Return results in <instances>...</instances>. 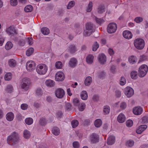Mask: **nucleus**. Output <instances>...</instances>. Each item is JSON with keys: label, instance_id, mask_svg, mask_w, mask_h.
Listing matches in <instances>:
<instances>
[{"label": "nucleus", "instance_id": "nucleus-55", "mask_svg": "<svg viewBox=\"0 0 148 148\" xmlns=\"http://www.w3.org/2000/svg\"><path fill=\"white\" fill-rule=\"evenodd\" d=\"M26 39L29 45H31L33 44V39L32 38L28 37Z\"/></svg>", "mask_w": 148, "mask_h": 148}, {"label": "nucleus", "instance_id": "nucleus-8", "mask_svg": "<svg viewBox=\"0 0 148 148\" xmlns=\"http://www.w3.org/2000/svg\"><path fill=\"white\" fill-rule=\"evenodd\" d=\"M36 66L35 62L32 60L28 61L26 63V66L27 70L31 71L34 70Z\"/></svg>", "mask_w": 148, "mask_h": 148}, {"label": "nucleus", "instance_id": "nucleus-17", "mask_svg": "<svg viewBox=\"0 0 148 148\" xmlns=\"http://www.w3.org/2000/svg\"><path fill=\"white\" fill-rule=\"evenodd\" d=\"M147 128V126L146 125H141L139 126L136 130V132L138 134H141Z\"/></svg>", "mask_w": 148, "mask_h": 148}, {"label": "nucleus", "instance_id": "nucleus-16", "mask_svg": "<svg viewBox=\"0 0 148 148\" xmlns=\"http://www.w3.org/2000/svg\"><path fill=\"white\" fill-rule=\"evenodd\" d=\"M115 141V136L111 135L108 137L107 140V143L108 145H112L114 143Z\"/></svg>", "mask_w": 148, "mask_h": 148}, {"label": "nucleus", "instance_id": "nucleus-46", "mask_svg": "<svg viewBox=\"0 0 148 148\" xmlns=\"http://www.w3.org/2000/svg\"><path fill=\"white\" fill-rule=\"evenodd\" d=\"M126 82V80L124 77H121L120 81V84L121 85H124Z\"/></svg>", "mask_w": 148, "mask_h": 148}, {"label": "nucleus", "instance_id": "nucleus-28", "mask_svg": "<svg viewBox=\"0 0 148 148\" xmlns=\"http://www.w3.org/2000/svg\"><path fill=\"white\" fill-rule=\"evenodd\" d=\"M98 12L99 13H102L105 11V6L104 5H100L97 9Z\"/></svg>", "mask_w": 148, "mask_h": 148}, {"label": "nucleus", "instance_id": "nucleus-4", "mask_svg": "<svg viewBox=\"0 0 148 148\" xmlns=\"http://www.w3.org/2000/svg\"><path fill=\"white\" fill-rule=\"evenodd\" d=\"M86 26V30L84 31V34L86 36H89L94 31L93 25L90 23H88Z\"/></svg>", "mask_w": 148, "mask_h": 148}, {"label": "nucleus", "instance_id": "nucleus-31", "mask_svg": "<svg viewBox=\"0 0 148 148\" xmlns=\"http://www.w3.org/2000/svg\"><path fill=\"white\" fill-rule=\"evenodd\" d=\"M110 111V108L109 106L106 105L104 106L103 112L105 114H109Z\"/></svg>", "mask_w": 148, "mask_h": 148}, {"label": "nucleus", "instance_id": "nucleus-39", "mask_svg": "<svg viewBox=\"0 0 148 148\" xmlns=\"http://www.w3.org/2000/svg\"><path fill=\"white\" fill-rule=\"evenodd\" d=\"M8 64L11 67H14L16 64V61L13 59H10L8 61Z\"/></svg>", "mask_w": 148, "mask_h": 148}, {"label": "nucleus", "instance_id": "nucleus-41", "mask_svg": "<svg viewBox=\"0 0 148 148\" xmlns=\"http://www.w3.org/2000/svg\"><path fill=\"white\" fill-rule=\"evenodd\" d=\"M131 76L133 79H137L138 77L137 72L135 71H132L131 73Z\"/></svg>", "mask_w": 148, "mask_h": 148}, {"label": "nucleus", "instance_id": "nucleus-3", "mask_svg": "<svg viewBox=\"0 0 148 148\" xmlns=\"http://www.w3.org/2000/svg\"><path fill=\"white\" fill-rule=\"evenodd\" d=\"M134 45L135 47L138 49H143L145 46L144 40L141 38H137L134 41Z\"/></svg>", "mask_w": 148, "mask_h": 148}, {"label": "nucleus", "instance_id": "nucleus-43", "mask_svg": "<svg viewBox=\"0 0 148 148\" xmlns=\"http://www.w3.org/2000/svg\"><path fill=\"white\" fill-rule=\"evenodd\" d=\"M75 5V2L74 1H71L69 2L67 7V9H69L73 7Z\"/></svg>", "mask_w": 148, "mask_h": 148}, {"label": "nucleus", "instance_id": "nucleus-12", "mask_svg": "<svg viewBox=\"0 0 148 148\" xmlns=\"http://www.w3.org/2000/svg\"><path fill=\"white\" fill-rule=\"evenodd\" d=\"M99 138L98 135L95 133H93L90 136V139L91 143H95L99 141Z\"/></svg>", "mask_w": 148, "mask_h": 148}, {"label": "nucleus", "instance_id": "nucleus-34", "mask_svg": "<svg viewBox=\"0 0 148 148\" xmlns=\"http://www.w3.org/2000/svg\"><path fill=\"white\" fill-rule=\"evenodd\" d=\"M25 122L27 124L30 125L33 123V120L32 118H27L25 119Z\"/></svg>", "mask_w": 148, "mask_h": 148}, {"label": "nucleus", "instance_id": "nucleus-52", "mask_svg": "<svg viewBox=\"0 0 148 148\" xmlns=\"http://www.w3.org/2000/svg\"><path fill=\"white\" fill-rule=\"evenodd\" d=\"M86 105L84 103H81L79 107V109L80 111H82L84 110L85 108Z\"/></svg>", "mask_w": 148, "mask_h": 148}, {"label": "nucleus", "instance_id": "nucleus-35", "mask_svg": "<svg viewBox=\"0 0 148 148\" xmlns=\"http://www.w3.org/2000/svg\"><path fill=\"white\" fill-rule=\"evenodd\" d=\"M52 132L53 134L56 136L58 135L60 133V130L57 127L53 128Z\"/></svg>", "mask_w": 148, "mask_h": 148}, {"label": "nucleus", "instance_id": "nucleus-38", "mask_svg": "<svg viewBox=\"0 0 148 148\" xmlns=\"http://www.w3.org/2000/svg\"><path fill=\"white\" fill-rule=\"evenodd\" d=\"M34 49L32 47L29 48L26 51V54L27 56H31L33 53Z\"/></svg>", "mask_w": 148, "mask_h": 148}, {"label": "nucleus", "instance_id": "nucleus-40", "mask_svg": "<svg viewBox=\"0 0 148 148\" xmlns=\"http://www.w3.org/2000/svg\"><path fill=\"white\" fill-rule=\"evenodd\" d=\"M23 135L25 138H28L30 136V134L29 131L25 130L24 131Z\"/></svg>", "mask_w": 148, "mask_h": 148}, {"label": "nucleus", "instance_id": "nucleus-24", "mask_svg": "<svg viewBox=\"0 0 148 148\" xmlns=\"http://www.w3.org/2000/svg\"><path fill=\"white\" fill-rule=\"evenodd\" d=\"M137 59L136 57L134 56H131L129 58V61L131 64H134L136 63Z\"/></svg>", "mask_w": 148, "mask_h": 148}, {"label": "nucleus", "instance_id": "nucleus-26", "mask_svg": "<svg viewBox=\"0 0 148 148\" xmlns=\"http://www.w3.org/2000/svg\"><path fill=\"white\" fill-rule=\"evenodd\" d=\"M92 82V79L91 77L88 76L87 77L85 80V84L86 86H89Z\"/></svg>", "mask_w": 148, "mask_h": 148}, {"label": "nucleus", "instance_id": "nucleus-2", "mask_svg": "<svg viewBox=\"0 0 148 148\" xmlns=\"http://www.w3.org/2000/svg\"><path fill=\"white\" fill-rule=\"evenodd\" d=\"M19 136L18 134L15 132H14L10 135L8 136L7 140L13 144H15L18 141Z\"/></svg>", "mask_w": 148, "mask_h": 148}, {"label": "nucleus", "instance_id": "nucleus-32", "mask_svg": "<svg viewBox=\"0 0 148 148\" xmlns=\"http://www.w3.org/2000/svg\"><path fill=\"white\" fill-rule=\"evenodd\" d=\"M13 89L12 86L10 85H8L7 86L6 88L5 89V91L7 93H11L13 90Z\"/></svg>", "mask_w": 148, "mask_h": 148}, {"label": "nucleus", "instance_id": "nucleus-30", "mask_svg": "<svg viewBox=\"0 0 148 148\" xmlns=\"http://www.w3.org/2000/svg\"><path fill=\"white\" fill-rule=\"evenodd\" d=\"M41 32L44 35H47L49 34V30L47 27H43L41 29Z\"/></svg>", "mask_w": 148, "mask_h": 148}, {"label": "nucleus", "instance_id": "nucleus-20", "mask_svg": "<svg viewBox=\"0 0 148 148\" xmlns=\"http://www.w3.org/2000/svg\"><path fill=\"white\" fill-rule=\"evenodd\" d=\"M45 84L48 87H52L55 85V82L53 80L48 79L46 81Z\"/></svg>", "mask_w": 148, "mask_h": 148}, {"label": "nucleus", "instance_id": "nucleus-22", "mask_svg": "<svg viewBox=\"0 0 148 148\" xmlns=\"http://www.w3.org/2000/svg\"><path fill=\"white\" fill-rule=\"evenodd\" d=\"M77 60L75 58H72L69 62V65L72 67H74L77 64Z\"/></svg>", "mask_w": 148, "mask_h": 148}, {"label": "nucleus", "instance_id": "nucleus-11", "mask_svg": "<svg viewBox=\"0 0 148 148\" xmlns=\"http://www.w3.org/2000/svg\"><path fill=\"white\" fill-rule=\"evenodd\" d=\"M55 94L57 98H62L65 95V92L63 89L61 88H58L55 91Z\"/></svg>", "mask_w": 148, "mask_h": 148}, {"label": "nucleus", "instance_id": "nucleus-18", "mask_svg": "<svg viewBox=\"0 0 148 148\" xmlns=\"http://www.w3.org/2000/svg\"><path fill=\"white\" fill-rule=\"evenodd\" d=\"M125 117L123 113H120L118 116L117 119L120 123H123L125 121Z\"/></svg>", "mask_w": 148, "mask_h": 148}, {"label": "nucleus", "instance_id": "nucleus-7", "mask_svg": "<svg viewBox=\"0 0 148 148\" xmlns=\"http://www.w3.org/2000/svg\"><path fill=\"white\" fill-rule=\"evenodd\" d=\"M117 28V25L115 23H110L108 25L107 31L109 33L112 34L116 32Z\"/></svg>", "mask_w": 148, "mask_h": 148}, {"label": "nucleus", "instance_id": "nucleus-63", "mask_svg": "<svg viewBox=\"0 0 148 148\" xmlns=\"http://www.w3.org/2000/svg\"><path fill=\"white\" fill-rule=\"evenodd\" d=\"M108 52L110 56L113 55L114 53L113 50L111 49H109L108 50Z\"/></svg>", "mask_w": 148, "mask_h": 148}, {"label": "nucleus", "instance_id": "nucleus-33", "mask_svg": "<svg viewBox=\"0 0 148 148\" xmlns=\"http://www.w3.org/2000/svg\"><path fill=\"white\" fill-rule=\"evenodd\" d=\"M13 46L12 43L10 41L6 43L5 47V49L7 50L10 49Z\"/></svg>", "mask_w": 148, "mask_h": 148}, {"label": "nucleus", "instance_id": "nucleus-51", "mask_svg": "<svg viewBox=\"0 0 148 148\" xmlns=\"http://www.w3.org/2000/svg\"><path fill=\"white\" fill-rule=\"evenodd\" d=\"M126 125L128 127H131L133 125V121L131 120H129L127 121L126 123Z\"/></svg>", "mask_w": 148, "mask_h": 148}, {"label": "nucleus", "instance_id": "nucleus-25", "mask_svg": "<svg viewBox=\"0 0 148 148\" xmlns=\"http://www.w3.org/2000/svg\"><path fill=\"white\" fill-rule=\"evenodd\" d=\"M94 57L91 55H89L86 58V60L87 63H92L93 61Z\"/></svg>", "mask_w": 148, "mask_h": 148}, {"label": "nucleus", "instance_id": "nucleus-36", "mask_svg": "<svg viewBox=\"0 0 148 148\" xmlns=\"http://www.w3.org/2000/svg\"><path fill=\"white\" fill-rule=\"evenodd\" d=\"M12 77V74L10 73H8L6 74L4 77V79L5 80L9 81L10 80Z\"/></svg>", "mask_w": 148, "mask_h": 148}, {"label": "nucleus", "instance_id": "nucleus-54", "mask_svg": "<svg viewBox=\"0 0 148 148\" xmlns=\"http://www.w3.org/2000/svg\"><path fill=\"white\" fill-rule=\"evenodd\" d=\"M39 123L40 125H44L46 124L47 122L45 119L42 118L40 119L39 121Z\"/></svg>", "mask_w": 148, "mask_h": 148}, {"label": "nucleus", "instance_id": "nucleus-61", "mask_svg": "<svg viewBox=\"0 0 148 148\" xmlns=\"http://www.w3.org/2000/svg\"><path fill=\"white\" fill-rule=\"evenodd\" d=\"M18 44L20 46H23L25 45V42L23 40H20L18 41Z\"/></svg>", "mask_w": 148, "mask_h": 148}, {"label": "nucleus", "instance_id": "nucleus-1", "mask_svg": "<svg viewBox=\"0 0 148 148\" xmlns=\"http://www.w3.org/2000/svg\"><path fill=\"white\" fill-rule=\"evenodd\" d=\"M47 66L45 64H40L37 66L36 71L40 75H44L46 73L48 70Z\"/></svg>", "mask_w": 148, "mask_h": 148}, {"label": "nucleus", "instance_id": "nucleus-37", "mask_svg": "<svg viewBox=\"0 0 148 148\" xmlns=\"http://www.w3.org/2000/svg\"><path fill=\"white\" fill-rule=\"evenodd\" d=\"M33 10V7L31 5L26 6L24 8L25 11L26 12H31Z\"/></svg>", "mask_w": 148, "mask_h": 148}, {"label": "nucleus", "instance_id": "nucleus-53", "mask_svg": "<svg viewBox=\"0 0 148 148\" xmlns=\"http://www.w3.org/2000/svg\"><path fill=\"white\" fill-rule=\"evenodd\" d=\"M147 56L143 55L140 56V58L139 60V62H143L146 60H147Z\"/></svg>", "mask_w": 148, "mask_h": 148}, {"label": "nucleus", "instance_id": "nucleus-29", "mask_svg": "<svg viewBox=\"0 0 148 148\" xmlns=\"http://www.w3.org/2000/svg\"><path fill=\"white\" fill-rule=\"evenodd\" d=\"M102 122L101 120L99 119H96L94 123L95 125L97 127H99L101 126Z\"/></svg>", "mask_w": 148, "mask_h": 148}, {"label": "nucleus", "instance_id": "nucleus-27", "mask_svg": "<svg viewBox=\"0 0 148 148\" xmlns=\"http://www.w3.org/2000/svg\"><path fill=\"white\" fill-rule=\"evenodd\" d=\"M69 50L71 53H73L77 51V49L74 45H71L69 47Z\"/></svg>", "mask_w": 148, "mask_h": 148}, {"label": "nucleus", "instance_id": "nucleus-9", "mask_svg": "<svg viewBox=\"0 0 148 148\" xmlns=\"http://www.w3.org/2000/svg\"><path fill=\"white\" fill-rule=\"evenodd\" d=\"M124 93L128 97H130L134 95V91L131 87H127L125 89Z\"/></svg>", "mask_w": 148, "mask_h": 148}, {"label": "nucleus", "instance_id": "nucleus-42", "mask_svg": "<svg viewBox=\"0 0 148 148\" xmlns=\"http://www.w3.org/2000/svg\"><path fill=\"white\" fill-rule=\"evenodd\" d=\"M92 6V3L90 1L86 9V11L87 12H90L91 11Z\"/></svg>", "mask_w": 148, "mask_h": 148}, {"label": "nucleus", "instance_id": "nucleus-62", "mask_svg": "<svg viewBox=\"0 0 148 148\" xmlns=\"http://www.w3.org/2000/svg\"><path fill=\"white\" fill-rule=\"evenodd\" d=\"M36 94L38 96L41 95L42 94L41 90L40 88H38L36 90Z\"/></svg>", "mask_w": 148, "mask_h": 148}, {"label": "nucleus", "instance_id": "nucleus-21", "mask_svg": "<svg viewBox=\"0 0 148 148\" xmlns=\"http://www.w3.org/2000/svg\"><path fill=\"white\" fill-rule=\"evenodd\" d=\"M6 119L9 121H12L14 118V115L12 112H8L6 116Z\"/></svg>", "mask_w": 148, "mask_h": 148}, {"label": "nucleus", "instance_id": "nucleus-19", "mask_svg": "<svg viewBox=\"0 0 148 148\" xmlns=\"http://www.w3.org/2000/svg\"><path fill=\"white\" fill-rule=\"evenodd\" d=\"M7 32L9 35H13L16 33L15 28L12 26H10L7 29Z\"/></svg>", "mask_w": 148, "mask_h": 148}, {"label": "nucleus", "instance_id": "nucleus-60", "mask_svg": "<svg viewBox=\"0 0 148 148\" xmlns=\"http://www.w3.org/2000/svg\"><path fill=\"white\" fill-rule=\"evenodd\" d=\"M127 106V105L125 103L123 102L121 103L120 105V108L122 110L125 109Z\"/></svg>", "mask_w": 148, "mask_h": 148}, {"label": "nucleus", "instance_id": "nucleus-13", "mask_svg": "<svg viewBox=\"0 0 148 148\" xmlns=\"http://www.w3.org/2000/svg\"><path fill=\"white\" fill-rule=\"evenodd\" d=\"M123 35L124 37L127 39H131L133 36L132 32L128 30H125L123 31Z\"/></svg>", "mask_w": 148, "mask_h": 148}, {"label": "nucleus", "instance_id": "nucleus-48", "mask_svg": "<svg viewBox=\"0 0 148 148\" xmlns=\"http://www.w3.org/2000/svg\"><path fill=\"white\" fill-rule=\"evenodd\" d=\"M62 64L60 61H58L56 62L55 64V66L58 69H60L62 66Z\"/></svg>", "mask_w": 148, "mask_h": 148}, {"label": "nucleus", "instance_id": "nucleus-15", "mask_svg": "<svg viewBox=\"0 0 148 148\" xmlns=\"http://www.w3.org/2000/svg\"><path fill=\"white\" fill-rule=\"evenodd\" d=\"M143 111V109L140 106H137L134 108L133 110L134 114L136 115L140 114Z\"/></svg>", "mask_w": 148, "mask_h": 148}, {"label": "nucleus", "instance_id": "nucleus-5", "mask_svg": "<svg viewBox=\"0 0 148 148\" xmlns=\"http://www.w3.org/2000/svg\"><path fill=\"white\" fill-rule=\"evenodd\" d=\"M148 71V66L145 64H143L139 68L138 75L140 77H143L146 75Z\"/></svg>", "mask_w": 148, "mask_h": 148}, {"label": "nucleus", "instance_id": "nucleus-57", "mask_svg": "<svg viewBox=\"0 0 148 148\" xmlns=\"http://www.w3.org/2000/svg\"><path fill=\"white\" fill-rule=\"evenodd\" d=\"M10 3L12 6H15L17 5L18 2L17 0H10Z\"/></svg>", "mask_w": 148, "mask_h": 148}, {"label": "nucleus", "instance_id": "nucleus-49", "mask_svg": "<svg viewBox=\"0 0 148 148\" xmlns=\"http://www.w3.org/2000/svg\"><path fill=\"white\" fill-rule=\"evenodd\" d=\"M95 20L96 22L99 25L101 24L104 21V20L102 18H99L97 17L95 18Z\"/></svg>", "mask_w": 148, "mask_h": 148}, {"label": "nucleus", "instance_id": "nucleus-56", "mask_svg": "<svg viewBox=\"0 0 148 148\" xmlns=\"http://www.w3.org/2000/svg\"><path fill=\"white\" fill-rule=\"evenodd\" d=\"M73 147L74 148H79L80 147L79 143L77 141H75L73 143Z\"/></svg>", "mask_w": 148, "mask_h": 148}, {"label": "nucleus", "instance_id": "nucleus-59", "mask_svg": "<svg viewBox=\"0 0 148 148\" xmlns=\"http://www.w3.org/2000/svg\"><path fill=\"white\" fill-rule=\"evenodd\" d=\"M21 109L23 110H25L28 108V105L26 103H23L21 106Z\"/></svg>", "mask_w": 148, "mask_h": 148}, {"label": "nucleus", "instance_id": "nucleus-10", "mask_svg": "<svg viewBox=\"0 0 148 148\" xmlns=\"http://www.w3.org/2000/svg\"><path fill=\"white\" fill-rule=\"evenodd\" d=\"M64 75L62 72L59 71L56 73L55 75V79L56 81H62L64 79Z\"/></svg>", "mask_w": 148, "mask_h": 148}, {"label": "nucleus", "instance_id": "nucleus-47", "mask_svg": "<svg viewBox=\"0 0 148 148\" xmlns=\"http://www.w3.org/2000/svg\"><path fill=\"white\" fill-rule=\"evenodd\" d=\"M134 144V141L132 140H129L127 141L126 144L127 146L131 147L133 146Z\"/></svg>", "mask_w": 148, "mask_h": 148}, {"label": "nucleus", "instance_id": "nucleus-14", "mask_svg": "<svg viewBox=\"0 0 148 148\" xmlns=\"http://www.w3.org/2000/svg\"><path fill=\"white\" fill-rule=\"evenodd\" d=\"M98 58L99 62L101 64H104L106 61V57L103 53L99 54Z\"/></svg>", "mask_w": 148, "mask_h": 148}, {"label": "nucleus", "instance_id": "nucleus-64", "mask_svg": "<svg viewBox=\"0 0 148 148\" xmlns=\"http://www.w3.org/2000/svg\"><path fill=\"white\" fill-rule=\"evenodd\" d=\"M99 97L97 95H93L92 97V100L95 101H97Z\"/></svg>", "mask_w": 148, "mask_h": 148}, {"label": "nucleus", "instance_id": "nucleus-44", "mask_svg": "<svg viewBox=\"0 0 148 148\" xmlns=\"http://www.w3.org/2000/svg\"><path fill=\"white\" fill-rule=\"evenodd\" d=\"M99 47V45L97 42H95L92 46V50L93 51H96Z\"/></svg>", "mask_w": 148, "mask_h": 148}, {"label": "nucleus", "instance_id": "nucleus-58", "mask_svg": "<svg viewBox=\"0 0 148 148\" xmlns=\"http://www.w3.org/2000/svg\"><path fill=\"white\" fill-rule=\"evenodd\" d=\"M135 21L137 23H139L142 21L143 19L140 17H137L135 19Z\"/></svg>", "mask_w": 148, "mask_h": 148}, {"label": "nucleus", "instance_id": "nucleus-50", "mask_svg": "<svg viewBox=\"0 0 148 148\" xmlns=\"http://www.w3.org/2000/svg\"><path fill=\"white\" fill-rule=\"evenodd\" d=\"M73 104L76 106H78L79 104V102L78 99L77 98H75L73 100Z\"/></svg>", "mask_w": 148, "mask_h": 148}, {"label": "nucleus", "instance_id": "nucleus-23", "mask_svg": "<svg viewBox=\"0 0 148 148\" xmlns=\"http://www.w3.org/2000/svg\"><path fill=\"white\" fill-rule=\"evenodd\" d=\"M81 99L83 100H86L88 98V94L87 92L85 90L83 91L80 94Z\"/></svg>", "mask_w": 148, "mask_h": 148}, {"label": "nucleus", "instance_id": "nucleus-6", "mask_svg": "<svg viewBox=\"0 0 148 148\" xmlns=\"http://www.w3.org/2000/svg\"><path fill=\"white\" fill-rule=\"evenodd\" d=\"M30 83V81L29 79L26 78H23L21 83L22 88L25 90H27L29 88Z\"/></svg>", "mask_w": 148, "mask_h": 148}, {"label": "nucleus", "instance_id": "nucleus-45", "mask_svg": "<svg viewBox=\"0 0 148 148\" xmlns=\"http://www.w3.org/2000/svg\"><path fill=\"white\" fill-rule=\"evenodd\" d=\"M71 123L73 127L74 128L77 126L79 122L77 120H75L71 122Z\"/></svg>", "mask_w": 148, "mask_h": 148}]
</instances>
